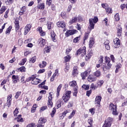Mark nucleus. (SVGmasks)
<instances>
[{"instance_id":"nucleus-52","label":"nucleus","mask_w":127,"mask_h":127,"mask_svg":"<svg viewBox=\"0 0 127 127\" xmlns=\"http://www.w3.org/2000/svg\"><path fill=\"white\" fill-rule=\"evenodd\" d=\"M61 16L62 18H64V19H65V18H66V12H62L61 13Z\"/></svg>"},{"instance_id":"nucleus-12","label":"nucleus","mask_w":127,"mask_h":127,"mask_svg":"<svg viewBox=\"0 0 127 127\" xmlns=\"http://www.w3.org/2000/svg\"><path fill=\"white\" fill-rule=\"evenodd\" d=\"M52 95H53V92H50L49 93V101L48 103V105L52 107L53 103H52Z\"/></svg>"},{"instance_id":"nucleus-25","label":"nucleus","mask_w":127,"mask_h":127,"mask_svg":"<svg viewBox=\"0 0 127 127\" xmlns=\"http://www.w3.org/2000/svg\"><path fill=\"white\" fill-rule=\"evenodd\" d=\"M14 23H15V30H16V31H17V30H18V29H19V22L18 21V20L16 19Z\"/></svg>"},{"instance_id":"nucleus-8","label":"nucleus","mask_w":127,"mask_h":127,"mask_svg":"<svg viewBox=\"0 0 127 127\" xmlns=\"http://www.w3.org/2000/svg\"><path fill=\"white\" fill-rule=\"evenodd\" d=\"M76 32H77V30H69L65 33V35L66 37H69L70 35H73V34H75Z\"/></svg>"},{"instance_id":"nucleus-60","label":"nucleus","mask_w":127,"mask_h":127,"mask_svg":"<svg viewBox=\"0 0 127 127\" xmlns=\"http://www.w3.org/2000/svg\"><path fill=\"white\" fill-rule=\"evenodd\" d=\"M73 101H70L68 103V105L67 106V108H72L73 107Z\"/></svg>"},{"instance_id":"nucleus-32","label":"nucleus","mask_w":127,"mask_h":127,"mask_svg":"<svg viewBox=\"0 0 127 127\" xmlns=\"http://www.w3.org/2000/svg\"><path fill=\"white\" fill-rule=\"evenodd\" d=\"M37 7H38V8H39V9H44V7H45L44 3H42L39 4L37 5Z\"/></svg>"},{"instance_id":"nucleus-19","label":"nucleus","mask_w":127,"mask_h":127,"mask_svg":"<svg viewBox=\"0 0 127 127\" xmlns=\"http://www.w3.org/2000/svg\"><path fill=\"white\" fill-rule=\"evenodd\" d=\"M37 31H39L41 36H45V34H46V33L42 30V28L41 27H38L37 29Z\"/></svg>"},{"instance_id":"nucleus-49","label":"nucleus","mask_w":127,"mask_h":127,"mask_svg":"<svg viewBox=\"0 0 127 127\" xmlns=\"http://www.w3.org/2000/svg\"><path fill=\"white\" fill-rule=\"evenodd\" d=\"M21 83L22 84H25L26 83V80L24 79V76H22L21 78Z\"/></svg>"},{"instance_id":"nucleus-18","label":"nucleus","mask_w":127,"mask_h":127,"mask_svg":"<svg viewBox=\"0 0 127 127\" xmlns=\"http://www.w3.org/2000/svg\"><path fill=\"white\" fill-rule=\"evenodd\" d=\"M12 79L14 84H16L19 81V76L13 75L12 76Z\"/></svg>"},{"instance_id":"nucleus-21","label":"nucleus","mask_w":127,"mask_h":127,"mask_svg":"<svg viewBox=\"0 0 127 127\" xmlns=\"http://www.w3.org/2000/svg\"><path fill=\"white\" fill-rule=\"evenodd\" d=\"M104 46H105V48L106 49H107V50H110V41H109V40H106L104 43Z\"/></svg>"},{"instance_id":"nucleus-1","label":"nucleus","mask_w":127,"mask_h":127,"mask_svg":"<svg viewBox=\"0 0 127 127\" xmlns=\"http://www.w3.org/2000/svg\"><path fill=\"white\" fill-rule=\"evenodd\" d=\"M105 62L106 64L103 63L101 67L104 72H106V70H110L113 66V64L111 63V59L108 57H105Z\"/></svg>"},{"instance_id":"nucleus-27","label":"nucleus","mask_w":127,"mask_h":127,"mask_svg":"<svg viewBox=\"0 0 127 127\" xmlns=\"http://www.w3.org/2000/svg\"><path fill=\"white\" fill-rule=\"evenodd\" d=\"M57 25L58 27H61L62 28H64V27L66 26V24H65V22L62 21L61 23V26H60V23L57 22Z\"/></svg>"},{"instance_id":"nucleus-4","label":"nucleus","mask_w":127,"mask_h":127,"mask_svg":"<svg viewBox=\"0 0 127 127\" xmlns=\"http://www.w3.org/2000/svg\"><path fill=\"white\" fill-rule=\"evenodd\" d=\"M71 91H66L63 96V99L64 100V103H67L68 101L70 99V98H71Z\"/></svg>"},{"instance_id":"nucleus-13","label":"nucleus","mask_w":127,"mask_h":127,"mask_svg":"<svg viewBox=\"0 0 127 127\" xmlns=\"http://www.w3.org/2000/svg\"><path fill=\"white\" fill-rule=\"evenodd\" d=\"M117 36H119V37L122 36V32H123V28H122V26L118 25L117 27Z\"/></svg>"},{"instance_id":"nucleus-59","label":"nucleus","mask_w":127,"mask_h":127,"mask_svg":"<svg viewBox=\"0 0 127 127\" xmlns=\"http://www.w3.org/2000/svg\"><path fill=\"white\" fill-rule=\"evenodd\" d=\"M46 82V80H45L43 82H42L41 83L39 84V85H38L39 88H42V86H43L44 85H45Z\"/></svg>"},{"instance_id":"nucleus-36","label":"nucleus","mask_w":127,"mask_h":127,"mask_svg":"<svg viewBox=\"0 0 127 127\" xmlns=\"http://www.w3.org/2000/svg\"><path fill=\"white\" fill-rule=\"evenodd\" d=\"M47 63L46 62H42V64H39V66L40 67V68H44V67H45L47 65Z\"/></svg>"},{"instance_id":"nucleus-26","label":"nucleus","mask_w":127,"mask_h":127,"mask_svg":"<svg viewBox=\"0 0 127 127\" xmlns=\"http://www.w3.org/2000/svg\"><path fill=\"white\" fill-rule=\"evenodd\" d=\"M62 104V99H59L56 104L57 109H59V108H61Z\"/></svg>"},{"instance_id":"nucleus-28","label":"nucleus","mask_w":127,"mask_h":127,"mask_svg":"<svg viewBox=\"0 0 127 127\" xmlns=\"http://www.w3.org/2000/svg\"><path fill=\"white\" fill-rule=\"evenodd\" d=\"M62 88V84H60V85L58 87L57 90V97H58L60 95V91L61 90V88Z\"/></svg>"},{"instance_id":"nucleus-44","label":"nucleus","mask_w":127,"mask_h":127,"mask_svg":"<svg viewBox=\"0 0 127 127\" xmlns=\"http://www.w3.org/2000/svg\"><path fill=\"white\" fill-rule=\"evenodd\" d=\"M105 9L108 13H112V12H113V10H112V8H110V7H107V8H105Z\"/></svg>"},{"instance_id":"nucleus-46","label":"nucleus","mask_w":127,"mask_h":127,"mask_svg":"<svg viewBox=\"0 0 127 127\" xmlns=\"http://www.w3.org/2000/svg\"><path fill=\"white\" fill-rule=\"evenodd\" d=\"M20 95H21V92H20V91L17 92L15 93V98L16 99H18V97H19V96H20Z\"/></svg>"},{"instance_id":"nucleus-11","label":"nucleus","mask_w":127,"mask_h":127,"mask_svg":"<svg viewBox=\"0 0 127 127\" xmlns=\"http://www.w3.org/2000/svg\"><path fill=\"white\" fill-rule=\"evenodd\" d=\"M11 98H12V94H9L7 97V106L8 108H9L11 106Z\"/></svg>"},{"instance_id":"nucleus-31","label":"nucleus","mask_w":127,"mask_h":127,"mask_svg":"<svg viewBox=\"0 0 127 127\" xmlns=\"http://www.w3.org/2000/svg\"><path fill=\"white\" fill-rule=\"evenodd\" d=\"M94 43L95 41H94V39L93 38H90L89 41V47H92V46L94 45Z\"/></svg>"},{"instance_id":"nucleus-22","label":"nucleus","mask_w":127,"mask_h":127,"mask_svg":"<svg viewBox=\"0 0 127 127\" xmlns=\"http://www.w3.org/2000/svg\"><path fill=\"white\" fill-rule=\"evenodd\" d=\"M77 82H76L75 81H72V82H70L69 83V85L70 87H72L73 88V89H75V88L76 87V89H78V86H77Z\"/></svg>"},{"instance_id":"nucleus-50","label":"nucleus","mask_w":127,"mask_h":127,"mask_svg":"<svg viewBox=\"0 0 127 127\" xmlns=\"http://www.w3.org/2000/svg\"><path fill=\"white\" fill-rule=\"evenodd\" d=\"M18 113H19L18 108H16L13 112L14 117H16V115H17V114H18Z\"/></svg>"},{"instance_id":"nucleus-16","label":"nucleus","mask_w":127,"mask_h":127,"mask_svg":"<svg viewBox=\"0 0 127 127\" xmlns=\"http://www.w3.org/2000/svg\"><path fill=\"white\" fill-rule=\"evenodd\" d=\"M38 43H39V44H40V46H41V47H43V46H44V45L46 44L45 40L42 38H40L38 40Z\"/></svg>"},{"instance_id":"nucleus-6","label":"nucleus","mask_w":127,"mask_h":127,"mask_svg":"<svg viewBox=\"0 0 127 127\" xmlns=\"http://www.w3.org/2000/svg\"><path fill=\"white\" fill-rule=\"evenodd\" d=\"M47 122V120L46 119L41 117L39 119L38 121V124H37L38 127H44V124Z\"/></svg>"},{"instance_id":"nucleus-47","label":"nucleus","mask_w":127,"mask_h":127,"mask_svg":"<svg viewBox=\"0 0 127 127\" xmlns=\"http://www.w3.org/2000/svg\"><path fill=\"white\" fill-rule=\"evenodd\" d=\"M34 78V76L32 75V76L29 77L28 78H27L26 81V82H29L30 81H33Z\"/></svg>"},{"instance_id":"nucleus-53","label":"nucleus","mask_w":127,"mask_h":127,"mask_svg":"<svg viewBox=\"0 0 127 127\" xmlns=\"http://www.w3.org/2000/svg\"><path fill=\"white\" fill-rule=\"evenodd\" d=\"M88 123L89 126L93 127V120H92L91 119H88Z\"/></svg>"},{"instance_id":"nucleus-35","label":"nucleus","mask_w":127,"mask_h":127,"mask_svg":"<svg viewBox=\"0 0 127 127\" xmlns=\"http://www.w3.org/2000/svg\"><path fill=\"white\" fill-rule=\"evenodd\" d=\"M35 61H36V57H33L32 58H31V59H30L29 60V63H34L35 62Z\"/></svg>"},{"instance_id":"nucleus-30","label":"nucleus","mask_w":127,"mask_h":127,"mask_svg":"<svg viewBox=\"0 0 127 127\" xmlns=\"http://www.w3.org/2000/svg\"><path fill=\"white\" fill-rule=\"evenodd\" d=\"M78 20V18L77 17H74L72 18L71 20L69 21L70 24H73V23H75Z\"/></svg>"},{"instance_id":"nucleus-38","label":"nucleus","mask_w":127,"mask_h":127,"mask_svg":"<svg viewBox=\"0 0 127 127\" xmlns=\"http://www.w3.org/2000/svg\"><path fill=\"white\" fill-rule=\"evenodd\" d=\"M94 75L95 77H100L101 76V71L97 70L94 73Z\"/></svg>"},{"instance_id":"nucleus-37","label":"nucleus","mask_w":127,"mask_h":127,"mask_svg":"<svg viewBox=\"0 0 127 127\" xmlns=\"http://www.w3.org/2000/svg\"><path fill=\"white\" fill-rule=\"evenodd\" d=\"M11 28H12L11 26H10L8 28H7L5 31V34H9V33H10V31H11Z\"/></svg>"},{"instance_id":"nucleus-24","label":"nucleus","mask_w":127,"mask_h":127,"mask_svg":"<svg viewBox=\"0 0 127 127\" xmlns=\"http://www.w3.org/2000/svg\"><path fill=\"white\" fill-rule=\"evenodd\" d=\"M89 75V72L88 71H84L81 74V76L82 77V80H85L86 79V77Z\"/></svg>"},{"instance_id":"nucleus-64","label":"nucleus","mask_w":127,"mask_h":127,"mask_svg":"<svg viewBox=\"0 0 127 127\" xmlns=\"http://www.w3.org/2000/svg\"><path fill=\"white\" fill-rule=\"evenodd\" d=\"M26 127H35V124L31 123L29 124Z\"/></svg>"},{"instance_id":"nucleus-20","label":"nucleus","mask_w":127,"mask_h":127,"mask_svg":"<svg viewBox=\"0 0 127 127\" xmlns=\"http://www.w3.org/2000/svg\"><path fill=\"white\" fill-rule=\"evenodd\" d=\"M40 79H39L35 78V77H34L33 81H31V84H32V85H38V84L40 83Z\"/></svg>"},{"instance_id":"nucleus-9","label":"nucleus","mask_w":127,"mask_h":127,"mask_svg":"<svg viewBox=\"0 0 127 127\" xmlns=\"http://www.w3.org/2000/svg\"><path fill=\"white\" fill-rule=\"evenodd\" d=\"M114 43L115 48H118L119 46L121 45V40H120L119 38H116L114 40Z\"/></svg>"},{"instance_id":"nucleus-62","label":"nucleus","mask_w":127,"mask_h":127,"mask_svg":"<svg viewBox=\"0 0 127 127\" xmlns=\"http://www.w3.org/2000/svg\"><path fill=\"white\" fill-rule=\"evenodd\" d=\"M126 6H127L126 4H122L121 5L120 7L122 10H124V9L126 8Z\"/></svg>"},{"instance_id":"nucleus-15","label":"nucleus","mask_w":127,"mask_h":127,"mask_svg":"<svg viewBox=\"0 0 127 127\" xmlns=\"http://www.w3.org/2000/svg\"><path fill=\"white\" fill-rule=\"evenodd\" d=\"M92 56H93V52L92 51H89L85 57L86 61H88L89 59H90Z\"/></svg>"},{"instance_id":"nucleus-45","label":"nucleus","mask_w":127,"mask_h":127,"mask_svg":"<svg viewBox=\"0 0 127 127\" xmlns=\"http://www.w3.org/2000/svg\"><path fill=\"white\" fill-rule=\"evenodd\" d=\"M103 84H104V80H99L97 82V87H102Z\"/></svg>"},{"instance_id":"nucleus-23","label":"nucleus","mask_w":127,"mask_h":127,"mask_svg":"<svg viewBox=\"0 0 127 127\" xmlns=\"http://www.w3.org/2000/svg\"><path fill=\"white\" fill-rule=\"evenodd\" d=\"M101 101H102V97L100 96H96L95 98V104H97V105H100Z\"/></svg>"},{"instance_id":"nucleus-33","label":"nucleus","mask_w":127,"mask_h":127,"mask_svg":"<svg viewBox=\"0 0 127 127\" xmlns=\"http://www.w3.org/2000/svg\"><path fill=\"white\" fill-rule=\"evenodd\" d=\"M116 69L115 70V73H118L119 72V69L120 68H122V64L121 63L118 64L116 66Z\"/></svg>"},{"instance_id":"nucleus-40","label":"nucleus","mask_w":127,"mask_h":127,"mask_svg":"<svg viewBox=\"0 0 127 127\" xmlns=\"http://www.w3.org/2000/svg\"><path fill=\"white\" fill-rule=\"evenodd\" d=\"M56 113V108L55 107H54L53 109L52 113H51V117H52V118H53V117H54V115H55Z\"/></svg>"},{"instance_id":"nucleus-7","label":"nucleus","mask_w":127,"mask_h":127,"mask_svg":"<svg viewBox=\"0 0 127 127\" xmlns=\"http://www.w3.org/2000/svg\"><path fill=\"white\" fill-rule=\"evenodd\" d=\"M112 122H113V118H108L105 120V124L102 127H111L112 126Z\"/></svg>"},{"instance_id":"nucleus-3","label":"nucleus","mask_w":127,"mask_h":127,"mask_svg":"<svg viewBox=\"0 0 127 127\" xmlns=\"http://www.w3.org/2000/svg\"><path fill=\"white\" fill-rule=\"evenodd\" d=\"M98 20H99V19H98L97 16H94L93 18L89 19V21L90 30L94 29V27L95 26L94 23H97V22H98Z\"/></svg>"},{"instance_id":"nucleus-56","label":"nucleus","mask_w":127,"mask_h":127,"mask_svg":"<svg viewBox=\"0 0 127 127\" xmlns=\"http://www.w3.org/2000/svg\"><path fill=\"white\" fill-rule=\"evenodd\" d=\"M25 62H26V59H23L19 64V65H24V64H25Z\"/></svg>"},{"instance_id":"nucleus-39","label":"nucleus","mask_w":127,"mask_h":127,"mask_svg":"<svg viewBox=\"0 0 127 127\" xmlns=\"http://www.w3.org/2000/svg\"><path fill=\"white\" fill-rule=\"evenodd\" d=\"M64 59L65 63L69 62V61H70V59H71V57H70L69 55H67L64 58Z\"/></svg>"},{"instance_id":"nucleus-17","label":"nucleus","mask_w":127,"mask_h":127,"mask_svg":"<svg viewBox=\"0 0 127 127\" xmlns=\"http://www.w3.org/2000/svg\"><path fill=\"white\" fill-rule=\"evenodd\" d=\"M78 73L79 72L78 71V67H77V66H74L72 75L73 76V77H76Z\"/></svg>"},{"instance_id":"nucleus-41","label":"nucleus","mask_w":127,"mask_h":127,"mask_svg":"<svg viewBox=\"0 0 127 127\" xmlns=\"http://www.w3.org/2000/svg\"><path fill=\"white\" fill-rule=\"evenodd\" d=\"M82 88L85 90V91H87V90H89V89H90V85L83 84L82 86Z\"/></svg>"},{"instance_id":"nucleus-54","label":"nucleus","mask_w":127,"mask_h":127,"mask_svg":"<svg viewBox=\"0 0 127 127\" xmlns=\"http://www.w3.org/2000/svg\"><path fill=\"white\" fill-rule=\"evenodd\" d=\"M74 115H75V111L73 110L70 116L68 117V119H71L73 118V117H74Z\"/></svg>"},{"instance_id":"nucleus-43","label":"nucleus","mask_w":127,"mask_h":127,"mask_svg":"<svg viewBox=\"0 0 127 127\" xmlns=\"http://www.w3.org/2000/svg\"><path fill=\"white\" fill-rule=\"evenodd\" d=\"M80 39H81V37H76L73 40V42H74V43H77V42H78L79 40H80Z\"/></svg>"},{"instance_id":"nucleus-48","label":"nucleus","mask_w":127,"mask_h":127,"mask_svg":"<svg viewBox=\"0 0 127 127\" xmlns=\"http://www.w3.org/2000/svg\"><path fill=\"white\" fill-rule=\"evenodd\" d=\"M115 19L116 21H119V20H120V16H119V13L116 14L115 15Z\"/></svg>"},{"instance_id":"nucleus-34","label":"nucleus","mask_w":127,"mask_h":127,"mask_svg":"<svg viewBox=\"0 0 127 127\" xmlns=\"http://www.w3.org/2000/svg\"><path fill=\"white\" fill-rule=\"evenodd\" d=\"M18 71H19L20 72H25V70H26V68H25V67L24 66H21L20 68H17Z\"/></svg>"},{"instance_id":"nucleus-55","label":"nucleus","mask_w":127,"mask_h":127,"mask_svg":"<svg viewBox=\"0 0 127 127\" xmlns=\"http://www.w3.org/2000/svg\"><path fill=\"white\" fill-rule=\"evenodd\" d=\"M8 12H9V9H7L6 11H5V14L4 15V17L5 18H7V14H8Z\"/></svg>"},{"instance_id":"nucleus-51","label":"nucleus","mask_w":127,"mask_h":127,"mask_svg":"<svg viewBox=\"0 0 127 127\" xmlns=\"http://www.w3.org/2000/svg\"><path fill=\"white\" fill-rule=\"evenodd\" d=\"M5 2L6 4H11V3H12L13 1L12 0H5Z\"/></svg>"},{"instance_id":"nucleus-2","label":"nucleus","mask_w":127,"mask_h":127,"mask_svg":"<svg viewBox=\"0 0 127 127\" xmlns=\"http://www.w3.org/2000/svg\"><path fill=\"white\" fill-rule=\"evenodd\" d=\"M109 110L111 112H112V114L115 116H117L119 113L118 112V106L117 105H114L112 103H110L109 105Z\"/></svg>"},{"instance_id":"nucleus-14","label":"nucleus","mask_w":127,"mask_h":127,"mask_svg":"<svg viewBox=\"0 0 127 127\" xmlns=\"http://www.w3.org/2000/svg\"><path fill=\"white\" fill-rule=\"evenodd\" d=\"M89 82L92 83V82H96L97 81V77H95L93 75H90L87 78Z\"/></svg>"},{"instance_id":"nucleus-29","label":"nucleus","mask_w":127,"mask_h":127,"mask_svg":"<svg viewBox=\"0 0 127 127\" xmlns=\"http://www.w3.org/2000/svg\"><path fill=\"white\" fill-rule=\"evenodd\" d=\"M55 36H56V35L55 34V33H54V32L51 33V37L54 42H56L57 41L56 39H55Z\"/></svg>"},{"instance_id":"nucleus-5","label":"nucleus","mask_w":127,"mask_h":127,"mask_svg":"<svg viewBox=\"0 0 127 127\" xmlns=\"http://www.w3.org/2000/svg\"><path fill=\"white\" fill-rule=\"evenodd\" d=\"M86 54V48L85 47L79 49L76 52V55H80L81 57H83Z\"/></svg>"},{"instance_id":"nucleus-58","label":"nucleus","mask_w":127,"mask_h":127,"mask_svg":"<svg viewBox=\"0 0 127 127\" xmlns=\"http://www.w3.org/2000/svg\"><path fill=\"white\" fill-rule=\"evenodd\" d=\"M47 109V106H43L41 108L40 112H43V111H45V110Z\"/></svg>"},{"instance_id":"nucleus-42","label":"nucleus","mask_w":127,"mask_h":127,"mask_svg":"<svg viewBox=\"0 0 127 127\" xmlns=\"http://www.w3.org/2000/svg\"><path fill=\"white\" fill-rule=\"evenodd\" d=\"M73 95L75 96V97H77V94H78V88L76 87L75 88H73Z\"/></svg>"},{"instance_id":"nucleus-63","label":"nucleus","mask_w":127,"mask_h":127,"mask_svg":"<svg viewBox=\"0 0 127 127\" xmlns=\"http://www.w3.org/2000/svg\"><path fill=\"white\" fill-rule=\"evenodd\" d=\"M71 50H72V48L71 47H69L66 51V54L68 55L69 54V52H70V51H71Z\"/></svg>"},{"instance_id":"nucleus-10","label":"nucleus","mask_w":127,"mask_h":127,"mask_svg":"<svg viewBox=\"0 0 127 127\" xmlns=\"http://www.w3.org/2000/svg\"><path fill=\"white\" fill-rule=\"evenodd\" d=\"M32 26L30 24L26 25V26L25 27V30L24 32V35H26V34H27V33L30 31Z\"/></svg>"},{"instance_id":"nucleus-61","label":"nucleus","mask_w":127,"mask_h":127,"mask_svg":"<svg viewBox=\"0 0 127 127\" xmlns=\"http://www.w3.org/2000/svg\"><path fill=\"white\" fill-rule=\"evenodd\" d=\"M51 3H52V0H47L46 4L48 5H51Z\"/></svg>"},{"instance_id":"nucleus-57","label":"nucleus","mask_w":127,"mask_h":127,"mask_svg":"<svg viewBox=\"0 0 127 127\" xmlns=\"http://www.w3.org/2000/svg\"><path fill=\"white\" fill-rule=\"evenodd\" d=\"M44 50L46 52V53H49V52H50V47H47V48H45L44 49Z\"/></svg>"}]
</instances>
